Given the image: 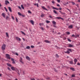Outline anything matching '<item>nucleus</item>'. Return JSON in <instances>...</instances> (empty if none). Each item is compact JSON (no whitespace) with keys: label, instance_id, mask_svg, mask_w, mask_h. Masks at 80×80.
<instances>
[{"label":"nucleus","instance_id":"nucleus-28","mask_svg":"<svg viewBox=\"0 0 80 80\" xmlns=\"http://www.w3.org/2000/svg\"><path fill=\"white\" fill-rule=\"evenodd\" d=\"M26 48L27 49H30V47L29 46H27L26 47Z\"/></svg>","mask_w":80,"mask_h":80},{"label":"nucleus","instance_id":"nucleus-11","mask_svg":"<svg viewBox=\"0 0 80 80\" xmlns=\"http://www.w3.org/2000/svg\"><path fill=\"white\" fill-rule=\"evenodd\" d=\"M44 42L45 43H50V42L48 41V40H45L44 41Z\"/></svg>","mask_w":80,"mask_h":80},{"label":"nucleus","instance_id":"nucleus-18","mask_svg":"<svg viewBox=\"0 0 80 80\" xmlns=\"http://www.w3.org/2000/svg\"><path fill=\"white\" fill-rule=\"evenodd\" d=\"M78 61L77 59H75L74 60V62H75V63L74 65H75L76 64V63H77V62Z\"/></svg>","mask_w":80,"mask_h":80},{"label":"nucleus","instance_id":"nucleus-37","mask_svg":"<svg viewBox=\"0 0 80 80\" xmlns=\"http://www.w3.org/2000/svg\"><path fill=\"white\" fill-rule=\"evenodd\" d=\"M28 12L29 13H30L31 14H32V12H31V11H28Z\"/></svg>","mask_w":80,"mask_h":80},{"label":"nucleus","instance_id":"nucleus-39","mask_svg":"<svg viewBox=\"0 0 80 80\" xmlns=\"http://www.w3.org/2000/svg\"><path fill=\"white\" fill-rule=\"evenodd\" d=\"M21 6V8H22V9H24V7H23V5H22Z\"/></svg>","mask_w":80,"mask_h":80},{"label":"nucleus","instance_id":"nucleus-38","mask_svg":"<svg viewBox=\"0 0 80 80\" xmlns=\"http://www.w3.org/2000/svg\"><path fill=\"white\" fill-rule=\"evenodd\" d=\"M71 3H72V4L73 5H75V2H72Z\"/></svg>","mask_w":80,"mask_h":80},{"label":"nucleus","instance_id":"nucleus-58","mask_svg":"<svg viewBox=\"0 0 80 80\" xmlns=\"http://www.w3.org/2000/svg\"><path fill=\"white\" fill-rule=\"evenodd\" d=\"M12 19H13V20H14V18L13 17V16H12Z\"/></svg>","mask_w":80,"mask_h":80},{"label":"nucleus","instance_id":"nucleus-23","mask_svg":"<svg viewBox=\"0 0 80 80\" xmlns=\"http://www.w3.org/2000/svg\"><path fill=\"white\" fill-rule=\"evenodd\" d=\"M53 12L55 14H57V12L56 11L54 10L53 11Z\"/></svg>","mask_w":80,"mask_h":80},{"label":"nucleus","instance_id":"nucleus-32","mask_svg":"<svg viewBox=\"0 0 80 80\" xmlns=\"http://www.w3.org/2000/svg\"><path fill=\"white\" fill-rule=\"evenodd\" d=\"M6 20H8V19H10V18L8 16H6Z\"/></svg>","mask_w":80,"mask_h":80},{"label":"nucleus","instance_id":"nucleus-53","mask_svg":"<svg viewBox=\"0 0 80 80\" xmlns=\"http://www.w3.org/2000/svg\"><path fill=\"white\" fill-rule=\"evenodd\" d=\"M22 16V17H24L25 16V15L22 14L21 15Z\"/></svg>","mask_w":80,"mask_h":80},{"label":"nucleus","instance_id":"nucleus-27","mask_svg":"<svg viewBox=\"0 0 80 80\" xmlns=\"http://www.w3.org/2000/svg\"><path fill=\"white\" fill-rule=\"evenodd\" d=\"M16 72H17V73L20 75V73H19V71L18 69H17L16 70Z\"/></svg>","mask_w":80,"mask_h":80},{"label":"nucleus","instance_id":"nucleus-55","mask_svg":"<svg viewBox=\"0 0 80 80\" xmlns=\"http://www.w3.org/2000/svg\"><path fill=\"white\" fill-rule=\"evenodd\" d=\"M36 5H37V7H39V6H38V4L37 3Z\"/></svg>","mask_w":80,"mask_h":80},{"label":"nucleus","instance_id":"nucleus-9","mask_svg":"<svg viewBox=\"0 0 80 80\" xmlns=\"http://www.w3.org/2000/svg\"><path fill=\"white\" fill-rule=\"evenodd\" d=\"M55 18H57V19H58L59 20L60 19H61V20H64L63 18L60 17H56Z\"/></svg>","mask_w":80,"mask_h":80},{"label":"nucleus","instance_id":"nucleus-59","mask_svg":"<svg viewBox=\"0 0 80 80\" xmlns=\"http://www.w3.org/2000/svg\"><path fill=\"white\" fill-rule=\"evenodd\" d=\"M59 9L60 10H61L62 8H59Z\"/></svg>","mask_w":80,"mask_h":80},{"label":"nucleus","instance_id":"nucleus-57","mask_svg":"<svg viewBox=\"0 0 80 80\" xmlns=\"http://www.w3.org/2000/svg\"><path fill=\"white\" fill-rule=\"evenodd\" d=\"M18 8H19V9H21V7L20 6H18Z\"/></svg>","mask_w":80,"mask_h":80},{"label":"nucleus","instance_id":"nucleus-43","mask_svg":"<svg viewBox=\"0 0 80 80\" xmlns=\"http://www.w3.org/2000/svg\"><path fill=\"white\" fill-rule=\"evenodd\" d=\"M8 70H9V71H11V69H10V68L8 67Z\"/></svg>","mask_w":80,"mask_h":80},{"label":"nucleus","instance_id":"nucleus-22","mask_svg":"<svg viewBox=\"0 0 80 80\" xmlns=\"http://www.w3.org/2000/svg\"><path fill=\"white\" fill-rule=\"evenodd\" d=\"M44 16H45V14H42L41 15V17H44Z\"/></svg>","mask_w":80,"mask_h":80},{"label":"nucleus","instance_id":"nucleus-26","mask_svg":"<svg viewBox=\"0 0 80 80\" xmlns=\"http://www.w3.org/2000/svg\"><path fill=\"white\" fill-rule=\"evenodd\" d=\"M69 63H70V64H71V65H72V64H73V61H69Z\"/></svg>","mask_w":80,"mask_h":80},{"label":"nucleus","instance_id":"nucleus-34","mask_svg":"<svg viewBox=\"0 0 80 80\" xmlns=\"http://www.w3.org/2000/svg\"><path fill=\"white\" fill-rule=\"evenodd\" d=\"M46 22L47 23H49L50 22L49 21L47 20L46 21Z\"/></svg>","mask_w":80,"mask_h":80},{"label":"nucleus","instance_id":"nucleus-21","mask_svg":"<svg viewBox=\"0 0 80 80\" xmlns=\"http://www.w3.org/2000/svg\"><path fill=\"white\" fill-rule=\"evenodd\" d=\"M52 23L54 25H56V22H55V21H53Z\"/></svg>","mask_w":80,"mask_h":80},{"label":"nucleus","instance_id":"nucleus-20","mask_svg":"<svg viewBox=\"0 0 80 80\" xmlns=\"http://www.w3.org/2000/svg\"><path fill=\"white\" fill-rule=\"evenodd\" d=\"M59 12L61 13V14L62 15H65V13L64 12H62L61 11H59Z\"/></svg>","mask_w":80,"mask_h":80},{"label":"nucleus","instance_id":"nucleus-45","mask_svg":"<svg viewBox=\"0 0 80 80\" xmlns=\"http://www.w3.org/2000/svg\"><path fill=\"white\" fill-rule=\"evenodd\" d=\"M57 1L58 3H60V0H57Z\"/></svg>","mask_w":80,"mask_h":80},{"label":"nucleus","instance_id":"nucleus-50","mask_svg":"<svg viewBox=\"0 0 80 80\" xmlns=\"http://www.w3.org/2000/svg\"><path fill=\"white\" fill-rule=\"evenodd\" d=\"M52 3L53 4H54L55 3V1H52Z\"/></svg>","mask_w":80,"mask_h":80},{"label":"nucleus","instance_id":"nucleus-6","mask_svg":"<svg viewBox=\"0 0 80 80\" xmlns=\"http://www.w3.org/2000/svg\"><path fill=\"white\" fill-rule=\"evenodd\" d=\"M74 47V46L71 44H69L68 45V47Z\"/></svg>","mask_w":80,"mask_h":80},{"label":"nucleus","instance_id":"nucleus-19","mask_svg":"<svg viewBox=\"0 0 80 80\" xmlns=\"http://www.w3.org/2000/svg\"><path fill=\"white\" fill-rule=\"evenodd\" d=\"M70 70H72V71H75V69H74V68H70Z\"/></svg>","mask_w":80,"mask_h":80},{"label":"nucleus","instance_id":"nucleus-49","mask_svg":"<svg viewBox=\"0 0 80 80\" xmlns=\"http://www.w3.org/2000/svg\"><path fill=\"white\" fill-rule=\"evenodd\" d=\"M72 77H75V76L74 75H72Z\"/></svg>","mask_w":80,"mask_h":80},{"label":"nucleus","instance_id":"nucleus-35","mask_svg":"<svg viewBox=\"0 0 80 80\" xmlns=\"http://www.w3.org/2000/svg\"><path fill=\"white\" fill-rule=\"evenodd\" d=\"M4 9H5L6 12H8V10H7V8H6V7H4Z\"/></svg>","mask_w":80,"mask_h":80},{"label":"nucleus","instance_id":"nucleus-13","mask_svg":"<svg viewBox=\"0 0 80 80\" xmlns=\"http://www.w3.org/2000/svg\"><path fill=\"white\" fill-rule=\"evenodd\" d=\"M42 8H43V10H48L44 6H42L41 7Z\"/></svg>","mask_w":80,"mask_h":80},{"label":"nucleus","instance_id":"nucleus-15","mask_svg":"<svg viewBox=\"0 0 80 80\" xmlns=\"http://www.w3.org/2000/svg\"><path fill=\"white\" fill-rule=\"evenodd\" d=\"M11 69H12V70H13L14 71H15V68L13 67H12L11 68Z\"/></svg>","mask_w":80,"mask_h":80},{"label":"nucleus","instance_id":"nucleus-30","mask_svg":"<svg viewBox=\"0 0 80 80\" xmlns=\"http://www.w3.org/2000/svg\"><path fill=\"white\" fill-rule=\"evenodd\" d=\"M66 33L67 34V35H70V33L69 32H66Z\"/></svg>","mask_w":80,"mask_h":80},{"label":"nucleus","instance_id":"nucleus-17","mask_svg":"<svg viewBox=\"0 0 80 80\" xmlns=\"http://www.w3.org/2000/svg\"><path fill=\"white\" fill-rule=\"evenodd\" d=\"M7 65L8 66V67H12V65L10 64L7 63Z\"/></svg>","mask_w":80,"mask_h":80},{"label":"nucleus","instance_id":"nucleus-56","mask_svg":"<svg viewBox=\"0 0 80 80\" xmlns=\"http://www.w3.org/2000/svg\"><path fill=\"white\" fill-rule=\"evenodd\" d=\"M72 37H75V35H74V34H73L72 36Z\"/></svg>","mask_w":80,"mask_h":80},{"label":"nucleus","instance_id":"nucleus-3","mask_svg":"<svg viewBox=\"0 0 80 80\" xmlns=\"http://www.w3.org/2000/svg\"><path fill=\"white\" fill-rule=\"evenodd\" d=\"M68 51H67V53H68V54H69L70 53L69 51L71 52H72V49H68Z\"/></svg>","mask_w":80,"mask_h":80},{"label":"nucleus","instance_id":"nucleus-8","mask_svg":"<svg viewBox=\"0 0 80 80\" xmlns=\"http://www.w3.org/2000/svg\"><path fill=\"white\" fill-rule=\"evenodd\" d=\"M68 28H69V29L73 28V25H71L69 26L68 27Z\"/></svg>","mask_w":80,"mask_h":80},{"label":"nucleus","instance_id":"nucleus-10","mask_svg":"<svg viewBox=\"0 0 80 80\" xmlns=\"http://www.w3.org/2000/svg\"><path fill=\"white\" fill-rule=\"evenodd\" d=\"M5 2L6 5H8V4H10V2H8V1L7 0L5 1Z\"/></svg>","mask_w":80,"mask_h":80},{"label":"nucleus","instance_id":"nucleus-33","mask_svg":"<svg viewBox=\"0 0 80 80\" xmlns=\"http://www.w3.org/2000/svg\"><path fill=\"white\" fill-rule=\"evenodd\" d=\"M6 34L7 37H9V36H8V33L6 32Z\"/></svg>","mask_w":80,"mask_h":80},{"label":"nucleus","instance_id":"nucleus-60","mask_svg":"<svg viewBox=\"0 0 80 80\" xmlns=\"http://www.w3.org/2000/svg\"><path fill=\"white\" fill-rule=\"evenodd\" d=\"M46 79H47V80H48V79H50V78H46Z\"/></svg>","mask_w":80,"mask_h":80},{"label":"nucleus","instance_id":"nucleus-31","mask_svg":"<svg viewBox=\"0 0 80 80\" xmlns=\"http://www.w3.org/2000/svg\"><path fill=\"white\" fill-rule=\"evenodd\" d=\"M59 57V56H58V54H56V58H58Z\"/></svg>","mask_w":80,"mask_h":80},{"label":"nucleus","instance_id":"nucleus-42","mask_svg":"<svg viewBox=\"0 0 80 80\" xmlns=\"http://www.w3.org/2000/svg\"><path fill=\"white\" fill-rule=\"evenodd\" d=\"M12 63H13V64H15V61H12Z\"/></svg>","mask_w":80,"mask_h":80},{"label":"nucleus","instance_id":"nucleus-46","mask_svg":"<svg viewBox=\"0 0 80 80\" xmlns=\"http://www.w3.org/2000/svg\"><path fill=\"white\" fill-rule=\"evenodd\" d=\"M79 37V35H77L76 36H75V37Z\"/></svg>","mask_w":80,"mask_h":80},{"label":"nucleus","instance_id":"nucleus-25","mask_svg":"<svg viewBox=\"0 0 80 80\" xmlns=\"http://www.w3.org/2000/svg\"><path fill=\"white\" fill-rule=\"evenodd\" d=\"M52 8L53 9H55V10H58V8H56L53 7H52Z\"/></svg>","mask_w":80,"mask_h":80},{"label":"nucleus","instance_id":"nucleus-44","mask_svg":"<svg viewBox=\"0 0 80 80\" xmlns=\"http://www.w3.org/2000/svg\"><path fill=\"white\" fill-rule=\"evenodd\" d=\"M68 40L69 41V42H71V40L70 39H69L68 38Z\"/></svg>","mask_w":80,"mask_h":80},{"label":"nucleus","instance_id":"nucleus-54","mask_svg":"<svg viewBox=\"0 0 80 80\" xmlns=\"http://www.w3.org/2000/svg\"><path fill=\"white\" fill-rule=\"evenodd\" d=\"M31 80H35V78H31Z\"/></svg>","mask_w":80,"mask_h":80},{"label":"nucleus","instance_id":"nucleus-24","mask_svg":"<svg viewBox=\"0 0 80 80\" xmlns=\"http://www.w3.org/2000/svg\"><path fill=\"white\" fill-rule=\"evenodd\" d=\"M21 33H22V35H25V33L24 32H23L21 31Z\"/></svg>","mask_w":80,"mask_h":80},{"label":"nucleus","instance_id":"nucleus-29","mask_svg":"<svg viewBox=\"0 0 80 80\" xmlns=\"http://www.w3.org/2000/svg\"><path fill=\"white\" fill-rule=\"evenodd\" d=\"M39 25H40V26H42L43 25V23H39Z\"/></svg>","mask_w":80,"mask_h":80},{"label":"nucleus","instance_id":"nucleus-12","mask_svg":"<svg viewBox=\"0 0 80 80\" xmlns=\"http://www.w3.org/2000/svg\"><path fill=\"white\" fill-rule=\"evenodd\" d=\"M30 22L31 23L32 25H34V22H33V20H30Z\"/></svg>","mask_w":80,"mask_h":80},{"label":"nucleus","instance_id":"nucleus-47","mask_svg":"<svg viewBox=\"0 0 80 80\" xmlns=\"http://www.w3.org/2000/svg\"><path fill=\"white\" fill-rule=\"evenodd\" d=\"M16 20L17 22H18V19L17 18V17H16Z\"/></svg>","mask_w":80,"mask_h":80},{"label":"nucleus","instance_id":"nucleus-62","mask_svg":"<svg viewBox=\"0 0 80 80\" xmlns=\"http://www.w3.org/2000/svg\"><path fill=\"white\" fill-rule=\"evenodd\" d=\"M49 17H50V18H52V16H49Z\"/></svg>","mask_w":80,"mask_h":80},{"label":"nucleus","instance_id":"nucleus-1","mask_svg":"<svg viewBox=\"0 0 80 80\" xmlns=\"http://www.w3.org/2000/svg\"><path fill=\"white\" fill-rule=\"evenodd\" d=\"M6 47V45H5V44L2 45V50H5Z\"/></svg>","mask_w":80,"mask_h":80},{"label":"nucleus","instance_id":"nucleus-16","mask_svg":"<svg viewBox=\"0 0 80 80\" xmlns=\"http://www.w3.org/2000/svg\"><path fill=\"white\" fill-rule=\"evenodd\" d=\"M20 62L22 63H23V62H22V58H20Z\"/></svg>","mask_w":80,"mask_h":80},{"label":"nucleus","instance_id":"nucleus-63","mask_svg":"<svg viewBox=\"0 0 80 80\" xmlns=\"http://www.w3.org/2000/svg\"><path fill=\"white\" fill-rule=\"evenodd\" d=\"M78 2H79V3H80V0H78Z\"/></svg>","mask_w":80,"mask_h":80},{"label":"nucleus","instance_id":"nucleus-52","mask_svg":"<svg viewBox=\"0 0 80 80\" xmlns=\"http://www.w3.org/2000/svg\"><path fill=\"white\" fill-rule=\"evenodd\" d=\"M11 60H12V62H13V61H14V59H13V58H11Z\"/></svg>","mask_w":80,"mask_h":80},{"label":"nucleus","instance_id":"nucleus-40","mask_svg":"<svg viewBox=\"0 0 80 80\" xmlns=\"http://www.w3.org/2000/svg\"><path fill=\"white\" fill-rule=\"evenodd\" d=\"M31 47L32 48H35V46L32 45L31 46Z\"/></svg>","mask_w":80,"mask_h":80},{"label":"nucleus","instance_id":"nucleus-7","mask_svg":"<svg viewBox=\"0 0 80 80\" xmlns=\"http://www.w3.org/2000/svg\"><path fill=\"white\" fill-rule=\"evenodd\" d=\"M6 15V14H5V13H2L1 15L2 16V17H4V18H5Z\"/></svg>","mask_w":80,"mask_h":80},{"label":"nucleus","instance_id":"nucleus-36","mask_svg":"<svg viewBox=\"0 0 80 80\" xmlns=\"http://www.w3.org/2000/svg\"><path fill=\"white\" fill-rule=\"evenodd\" d=\"M18 14L19 15L22 16V14H21V13H20V12H18Z\"/></svg>","mask_w":80,"mask_h":80},{"label":"nucleus","instance_id":"nucleus-5","mask_svg":"<svg viewBox=\"0 0 80 80\" xmlns=\"http://www.w3.org/2000/svg\"><path fill=\"white\" fill-rule=\"evenodd\" d=\"M16 38L18 40V41H19L20 42L21 41V39L18 37H16Z\"/></svg>","mask_w":80,"mask_h":80},{"label":"nucleus","instance_id":"nucleus-64","mask_svg":"<svg viewBox=\"0 0 80 80\" xmlns=\"http://www.w3.org/2000/svg\"><path fill=\"white\" fill-rule=\"evenodd\" d=\"M2 74L0 73V77H2Z\"/></svg>","mask_w":80,"mask_h":80},{"label":"nucleus","instance_id":"nucleus-51","mask_svg":"<svg viewBox=\"0 0 80 80\" xmlns=\"http://www.w3.org/2000/svg\"><path fill=\"white\" fill-rule=\"evenodd\" d=\"M15 55H17V56H18V53H16Z\"/></svg>","mask_w":80,"mask_h":80},{"label":"nucleus","instance_id":"nucleus-61","mask_svg":"<svg viewBox=\"0 0 80 80\" xmlns=\"http://www.w3.org/2000/svg\"><path fill=\"white\" fill-rule=\"evenodd\" d=\"M78 65H80V63H78L77 64Z\"/></svg>","mask_w":80,"mask_h":80},{"label":"nucleus","instance_id":"nucleus-41","mask_svg":"<svg viewBox=\"0 0 80 80\" xmlns=\"http://www.w3.org/2000/svg\"><path fill=\"white\" fill-rule=\"evenodd\" d=\"M40 28H41V29H42V30H44V29H43V28L41 27Z\"/></svg>","mask_w":80,"mask_h":80},{"label":"nucleus","instance_id":"nucleus-48","mask_svg":"<svg viewBox=\"0 0 80 80\" xmlns=\"http://www.w3.org/2000/svg\"><path fill=\"white\" fill-rule=\"evenodd\" d=\"M57 7H60V6L59 4H57Z\"/></svg>","mask_w":80,"mask_h":80},{"label":"nucleus","instance_id":"nucleus-14","mask_svg":"<svg viewBox=\"0 0 80 80\" xmlns=\"http://www.w3.org/2000/svg\"><path fill=\"white\" fill-rule=\"evenodd\" d=\"M8 10L10 12H12V9L10 7H8Z\"/></svg>","mask_w":80,"mask_h":80},{"label":"nucleus","instance_id":"nucleus-4","mask_svg":"<svg viewBox=\"0 0 80 80\" xmlns=\"http://www.w3.org/2000/svg\"><path fill=\"white\" fill-rule=\"evenodd\" d=\"M26 58L27 60H28V61H30V60H31V59L28 56H26Z\"/></svg>","mask_w":80,"mask_h":80},{"label":"nucleus","instance_id":"nucleus-2","mask_svg":"<svg viewBox=\"0 0 80 80\" xmlns=\"http://www.w3.org/2000/svg\"><path fill=\"white\" fill-rule=\"evenodd\" d=\"M6 56L7 57V58L8 59H10V55H9L8 54H6Z\"/></svg>","mask_w":80,"mask_h":80}]
</instances>
